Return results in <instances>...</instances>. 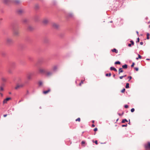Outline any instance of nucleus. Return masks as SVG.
Segmentation results:
<instances>
[{
    "label": "nucleus",
    "instance_id": "nucleus-1",
    "mask_svg": "<svg viewBox=\"0 0 150 150\" xmlns=\"http://www.w3.org/2000/svg\"><path fill=\"white\" fill-rule=\"evenodd\" d=\"M24 86L23 83H17L15 87V89L16 90L20 88H23Z\"/></svg>",
    "mask_w": 150,
    "mask_h": 150
},
{
    "label": "nucleus",
    "instance_id": "nucleus-2",
    "mask_svg": "<svg viewBox=\"0 0 150 150\" xmlns=\"http://www.w3.org/2000/svg\"><path fill=\"white\" fill-rule=\"evenodd\" d=\"M144 147L146 150L150 149V142H148L147 143L145 144L144 145Z\"/></svg>",
    "mask_w": 150,
    "mask_h": 150
},
{
    "label": "nucleus",
    "instance_id": "nucleus-3",
    "mask_svg": "<svg viewBox=\"0 0 150 150\" xmlns=\"http://www.w3.org/2000/svg\"><path fill=\"white\" fill-rule=\"evenodd\" d=\"M38 71L39 73L41 74H45L46 72L45 69L42 68H39Z\"/></svg>",
    "mask_w": 150,
    "mask_h": 150
},
{
    "label": "nucleus",
    "instance_id": "nucleus-4",
    "mask_svg": "<svg viewBox=\"0 0 150 150\" xmlns=\"http://www.w3.org/2000/svg\"><path fill=\"white\" fill-rule=\"evenodd\" d=\"M6 42L8 44L12 43L13 42V40L11 38H7L6 39Z\"/></svg>",
    "mask_w": 150,
    "mask_h": 150
},
{
    "label": "nucleus",
    "instance_id": "nucleus-5",
    "mask_svg": "<svg viewBox=\"0 0 150 150\" xmlns=\"http://www.w3.org/2000/svg\"><path fill=\"white\" fill-rule=\"evenodd\" d=\"M32 74L31 73H29L27 74V79L29 80H30L32 79Z\"/></svg>",
    "mask_w": 150,
    "mask_h": 150
},
{
    "label": "nucleus",
    "instance_id": "nucleus-6",
    "mask_svg": "<svg viewBox=\"0 0 150 150\" xmlns=\"http://www.w3.org/2000/svg\"><path fill=\"white\" fill-rule=\"evenodd\" d=\"M45 75L47 76H51L52 74V71H48L47 72H46L45 73Z\"/></svg>",
    "mask_w": 150,
    "mask_h": 150
},
{
    "label": "nucleus",
    "instance_id": "nucleus-7",
    "mask_svg": "<svg viewBox=\"0 0 150 150\" xmlns=\"http://www.w3.org/2000/svg\"><path fill=\"white\" fill-rule=\"evenodd\" d=\"M11 99V98L10 97L7 98H6L3 101V103L4 104L6 103H7V102Z\"/></svg>",
    "mask_w": 150,
    "mask_h": 150
},
{
    "label": "nucleus",
    "instance_id": "nucleus-8",
    "mask_svg": "<svg viewBox=\"0 0 150 150\" xmlns=\"http://www.w3.org/2000/svg\"><path fill=\"white\" fill-rule=\"evenodd\" d=\"M52 26L54 28H57L59 27V25L57 23H53Z\"/></svg>",
    "mask_w": 150,
    "mask_h": 150
},
{
    "label": "nucleus",
    "instance_id": "nucleus-9",
    "mask_svg": "<svg viewBox=\"0 0 150 150\" xmlns=\"http://www.w3.org/2000/svg\"><path fill=\"white\" fill-rule=\"evenodd\" d=\"M19 33V31L18 30H15L13 32V35L15 36H17Z\"/></svg>",
    "mask_w": 150,
    "mask_h": 150
},
{
    "label": "nucleus",
    "instance_id": "nucleus-10",
    "mask_svg": "<svg viewBox=\"0 0 150 150\" xmlns=\"http://www.w3.org/2000/svg\"><path fill=\"white\" fill-rule=\"evenodd\" d=\"M48 21L47 19L45 18L44 19L42 23L44 24H47L48 22Z\"/></svg>",
    "mask_w": 150,
    "mask_h": 150
},
{
    "label": "nucleus",
    "instance_id": "nucleus-11",
    "mask_svg": "<svg viewBox=\"0 0 150 150\" xmlns=\"http://www.w3.org/2000/svg\"><path fill=\"white\" fill-rule=\"evenodd\" d=\"M50 91V89H49L47 90L43 91V93L44 94H46Z\"/></svg>",
    "mask_w": 150,
    "mask_h": 150
},
{
    "label": "nucleus",
    "instance_id": "nucleus-12",
    "mask_svg": "<svg viewBox=\"0 0 150 150\" xmlns=\"http://www.w3.org/2000/svg\"><path fill=\"white\" fill-rule=\"evenodd\" d=\"M110 69L111 70H114L115 71H117V70L116 68L114 67H111L110 68Z\"/></svg>",
    "mask_w": 150,
    "mask_h": 150
},
{
    "label": "nucleus",
    "instance_id": "nucleus-13",
    "mask_svg": "<svg viewBox=\"0 0 150 150\" xmlns=\"http://www.w3.org/2000/svg\"><path fill=\"white\" fill-rule=\"evenodd\" d=\"M111 51L112 52H115L116 53H117L118 52V50H116V49H112L111 50Z\"/></svg>",
    "mask_w": 150,
    "mask_h": 150
},
{
    "label": "nucleus",
    "instance_id": "nucleus-14",
    "mask_svg": "<svg viewBox=\"0 0 150 150\" xmlns=\"http://www.w3.org/2000/svg\"><path fill=\"white\" fill-rule=\"evenodd\" d=\"M119 74H120V73L123 72V71L122 68H120L119 69Z\"/></svg>",
    "mask_w": 150,
    "mask_h": 150
},
{
    "label": "nucleus",
    "instance_id": "nucleus-15",
    "mask_svg": "<svg viewBox=\"0 0 150 150\" xmlns=\"http://www.w3.org/2000/svg\"><path fill=\"white\" fill-rule=\"evenodd\" d=\"M57 69V67L56 66H53L52 67V69L53 71H55Z\"/></svg>",
    "mask_w": 150,
    "mask_h": 150
},
{
    "label": "nucleus",
    "instance_id": "nucleus-16",
    "mask_svg": "<svg viewBox=\"0 0 150 150\" xmlns=\"http://www.w3.org/2000/svg\"><path fill=\"white\" fill-rule=\"evenodd\" d=\"M122 67L123 69H126L127 68V64H125L122 66Z\"/></svg>",
    "mask_w": 150,
    "mask_h": 150
},
{
    "label": "nucleus",
    "instance_id": "nucleus-17",
    "mask_svg": "<svg viewBox=\"0 0 150 150\" xmlns=\"http://www.w3.org/2000/svg\"><path fill=\"white\" fill-rule=\"evenodd\" d=\"M23 12V10L21 9H20L18 11V13L19 14H21Z\"/></svg>",
    "mask_w": 150,
    "mask_h": 150
},
{
    "label": "nucleus",
    "instance_id": "nucleus-18",
    "mask_svg": "<svg viewBox=\"0 0 150 150\" xmlns=\"http://www.w3.org/2000/svg\"><path fill=\"white\" fill-rule=\"evenodd\" d=\"M43 83L41 81H39L38 82V84L39 86H42V85Z\"/></svg>",
    "mask_w": 150,
    "mask_h": 150
},
{
    "label": "nucleus",
    "instance_id": "nucleus-19",
    "mask_svg": "<svg viewBox=\"0 0 150 150\" xmlns=\"http://www.w3.org/2000/svg\"><path fill=\"white\" fill-rule=\"evenodd\" d=\"M129 84L128 83H127L126 84V86H125V88H128L129 87Z\"/></svg>",
    "mask_w": 150,
    "mask_h": 150
},
{
    "label": "nucleus",
    "instance_id": "nucleus-20",
    "mask_svg": "<svg viewBox=\"0 0 150 150\" xmlns=\"http://www.w3.org/2000/svg\"><path fill=\"white\" fill-rule=\"evenodd\" d=\"M128 121L126 119H123L122 121V123H124V122H127Z\"/></svg>",
    "mask_w": 150,
    "mask_h": 150
},
{
    "label": "nucleus",
    "instance_id": "nucleus-21",
    "mask_svg": "<svg viewBox=\"0 0 150 150\" xmlns=\"http://www.w3.org/2000/svg\"><path fill=\"white\" fill-rule=\"evenodd\" d=\"M4 89L3 87L2 86H0V91H4Z\"/></svg>",
    "mask_w": 150,
    "mask_h": 150
},
{
    "label": "nucleus",
    "instance_id": "nucleus-22",
    "mask_svg": "<svg viewBox=\"0 0 150 150\" xmlns=\"http://www.w3.org/2000/svg\"><path fill=\"white\" fill-rule=\"evenodd\" d=\"M138 57L136 58L137 59H138L139 58L141 59L142 58V56L139 54H138Z\"/></svg>",
    "mask_w": 150,
    "mask_h": 150
},
{
    "label": "nucleus",
    "instance_id": "nucleus-23",
    "mask_svg": "<svg viewBox=\"0 0 150 150\" xmlns=\"http://www.w3.org/2000/svg\"><path fill=\"white\" fill-rule=\"evenodd\" d=\"M1 80L3 81L4 82L6 81V79L4 77H2L1 78Z\"/></svg>",
    "mask_w": 150,
    "mask_h": 150
},
{
    "label": "nucleus",
    "instance_id": "nucleus-24",
    "mask_svg": "<svg viewBox=\"0 0 150 150\" xmlns=\"http://www.w3.org/2000/svg\"><path fill=\"white\" fill-rule=\"evenodd\" d=\"M105 76H111V73L106 74H105Z\"/></svg>",
    "mask_w": 150,
    "mask_h": 150
},
{
    "label": "nucleus",
    "instance_id": "nucleus-25",
    "mask_svg": "<svg viewBox=\"0 0 150 150\" xmlns=\"http://www.w3.org/2000/svg\"><path fill=\"white\" fill-rule=\"evenodd\" d=\"M28 29L29 30H31L33 29L32 27L31 26H29L28 27Z\"/></svg>",
    "mask_w": 150,
    "mask_h": 150
},
{
    "label": "nucleus",
    "instance_id": "nucleus-26",
    "mask_svg": "<svg viewBox=\"0 0 150 150\" xmlns=\"http://www.w3.org/2000/svg\"><path fill=\"white\" fill-rule=\"evenodd\" d=\"M115 64H120V62L119 61H117V62H115Z\"/></svg>",
    "mask_w": 150,
    "mask_h": 150
},
{
    "label": "nucleus",
    "instance_id": "nucleus-27",
    "mask_svg": "<svg viewBox=\"0 0 150 150\" xmlns=\"http://www.w3.org/2000/svg\"><path fill=\"white\" fill-rule=\"evenodd\" d=\"M84 81V80H83V81L82 80L81 81V82L79 84V85L80 86H81L82 84H83V82Z\"/></svg>",
    "mask_w": 150,
    "mask_h": 150
},
{
    "label": "nucleus",
    "instance_id": "nucleus-28",
    "mask_svg": "<svg viewBox=\"0 0 150 150\" xmlns=\"http://www.w3.org/2000/svg\"><path fill=\"white\" fill-rule=\"evenodd\" d=\"M80 120H81L80 118L79 117L76 120V121L80 122Z\"/></svg>",
    "mask_w": 150,
    "mask_h": 150
},
{
    "label": "nucleus",
    "instance_id": "nucleus-29",
    "mask_svg": "<svg viewBox=\"0 0 150 150\" xmlns=\"http://www.w3.org/2000/svg\"><path fill=\"white\" fill-rule=\"evenodd\" d=\"M125 91V89L123 88V89L121 91V92L122 93H124Z\"/></svg>",
    "mask_w": 150,
    "mask_h": 150
},
{
    "label": "nucleus",
    "instance_id": "nucleus-30",
    "mask_svg": "<svg viewBox=\"0 0 150 150\" xmlns=\"http://www.w3.org/2000/svg\"><path fill=\"white\" fill-rule=\"evenodd\" d=\"M149 33H147V39H149Z\"/></svg>",
    "mask_w": 150,
    "mask_h": 150
},
{
    "label": "nucleus",
    "instance_id": "nucleus-31",
    "mask_svg": "<svg viewBox=\"0 0 150 150\" xmlns=\"http://www.w3.org/2000/svg\"><path fill=\"white\" fill-rule=\"evenodd\" d=\"M130 42L131 43V44L132 45H134V43L133 41L132 40H131Z\"/></svg>",
    "mask_w": 150,
    "mask_h": 150
},
{
    "label": "nucleus",
    "instance_id": "nucleus-32",
    "mask_svg": "<svg viewBox=\"0 0 150 150\" xmlns=\"http://www.w3.org/2000/svg\"><path fill=\"white\" fill-rule=\"evenodd\" d=\"M126 76V75H125V76H120L119 78H120V79H122L123 78V77H125Z\"/></svg>",
    "mask_w": 150,
    "mask_h": 150
},
{
    "label": "nucleus",
    "instance_id": "nucleus-33",
    "mask_svg": "<svg viewBox=\"0 0 150 150\" xmlns=\"http://www.w3.org/2000/svg\"><path fill=\"white\" fill-rule=\"evenodd\" d=\"M131 111L132 112H133L134 111V108L131 109Z\"/></svg>",
    "mask_w": 150,
    "mask_h": 150
},
{
    "label": "nucleus",
    "instance_id": "nucleus-34",
    "mask_svg": "<svg viewBox=\"0 0 150 150\" xmlns=\"http://www.w3.org/2000/svg\"><path fill=\"white\" fill-rule=\"evenodd\" d=\"M128 78L129 79V81L132 79V77L131 76H129L128 77Z\"/></svg>",
    "mask_w": 150,
    "mask_h": 150
},
{
    "label": "nucleus",
    "instance_id": "nucleus-35",
    "mask_svg": "<svg viewBox=\"0 0 150 150\" xmlns=\"http://www.w3.org/2000/svg\"><path fill=\"white\" fill-rule=\"evenodd\" d=\"M134 69H135L137 71H138V70H139V69L138 68H137V67H135L134 68Z\"/></svg>",
    "mask_w": 150,
    "mask_h": 150
},
{
    "label": "nucleus",
    "instance_id": "nucleus-36",
    "mask_svg": "<svg viewBox=\"0 0 150 150\" xmlns=\"http://www.w3.org/2000/svg\"><path fill=\"white\" fill-rule=\"evenodd\" d=\"M128 106L127 105H125V108H128Z\"/></svg>",
    "mask_w": 150,
    "mask_h": 150
},
{
    "label": "nucleus",
    "instance_id": "nucleus-37",
    "mask_svg": "<svg viewBox=\"0 0 150 150\" xmlns=\"http://www.w3.org/2000/svg\"><path fill=\"white\" fill-rule=\"evenodd\" d=\"M97 130H98V129L97 128H96L95 129H94V131L95 132L97 131Z\"/></svg>",
    "mask_w": 150,
    "mask_h": 150
},
{
    "label": "nucleus",
    "instance_id": "nucleus-38",
    "mask_svg": "<svg viewBox=\"0 0 150 150\" xmlns=\"http://www.w3.org/2000/svg\"><path fill=\"white\" fill-rule=\"evenodd\" d=\"M134 62L132 64V65L131 66V67H133L134 66Z\"/></svg>",
    "mask_w": 150,
    "mask_h": 150
},
{
    "label": "nucleus",
    "instance_id": "nucleus-39",
    "mask_svg": "<svg viewBox=\"0 0 150 150\" xmlns=\"http://www.w3.org/2000/svg\"><path fill=\"white\" fill-rule=\"evenodd\" d=\"M127 126V124H126L125 125H122V127H126Z\"/></svg>",
    "mask_w": 150,
    "mask_h": 150
},
{
    "label": "nucleus",
    "instance_id": "nucleus-40",
    "mask_svg": "<svg viewBox=\"0 0 150 150\" xmlns=\"http://www.w3.org/2000/svg\"><path fill=\"white\" fill-rule=\"evenodd\" d=\"M85 142L84 141H82V142H81L82 144H85Z\"/></svg>",
    "mask_w": 150,
    "mask_h": 150
},
{
    "label": "nucleus",
    "instance_id": "nucleus-41",
    "mask_svg": "<svg viewBox=\"0 0 150 150\" xmlns=\"http://www.w3.org/2000/svg\"><path fill=\"white\" fill-rule=\"evenodd\" d=\"M139 38H137V42H139Z\"/></svg>",
    "mask_w": 150,
    "mask_h": 150
},
{
    "label": "nucleus",
    "instance_id": "nucleus-42",
    "mask_svg": "<svg viewBox=\"0 0 150 150\" xmlns=\"http://www.w3.org/2000/svg\"><path fill=\"white\" fill-rule=\"evenodd\" d=\"M124 114V112H122V114H120V113H119L118 114V115H119V116H121V115H122L123 114Z\"/></svg>",
    "mask_w": 150,
    "mask_h": 150
},
{
    "label": "nucleus",
    "instance_id": "nucleus-43",
    "mask_svg": "<svg viewBox=\"0 0 150 150\" xmlns=\"http://www.w3.org/2000/svg\"><path fill=\"white\" fill-rule=\"evenodd\" d=\"M95 143L96 144H98V141H97V140H96L95 142Z\"/></svg>",
    "mask_w": 150,
    "mask_h": 150
},
{
    "label": "nucleus",
    "instance_id": "nucleus-44",
    "mask_svg": "<svg viewBox=\"0 0 150 150\" xmlns=\"http://www.w3.org/2000/svg\"><path fill=\"white\" fill-rule=\"evenodd\" d=\"M69 16H70V17H72L73 16V15L72 14H70L69 15Z\"/></svg>",
    "mask_w": 150,
    "mask_h": 150
},
{
    "label": "nucleus",
    "instance_id": "nucleus-45",
    "mask_svg": "<svg viewBox=\"0 0 150 150\" xmlns=\"http://www.w3.org/2000/svg\"><path fill=\"white\" fill-rule=\"evenodd\" d=\"M132 45L131 44H128V46L129 47H131V45Z\"/></svg>",
    "mask_w": 150,
    "mask_h": 150
},
{
    "label": "nucleus",
    "instance_id": "nucleus-46",
    "mask_svg": "<svg viewBox=\"0 0 150 150\" xmlns=\"http://www.w3.org/2000/svg\"><path fill=\"white\" fill-rule=\"evenodd\" d=\"M8 72L10 74H11L12 73V72L9 70L8 71Z\"/></svg>",
    "mask_w": 150,
    "mask_h": 150
},
{
    "label": "nucleus",
    "instance_id": "nucleus-47",
    "mask_svg": "<svg viewBox=\"0 0 150 150\" xmlns=\"http://www.w3.org/2000/svg\"><path fill=\"white\" fill-rule=\"evenodd\" d=\"M7 115V114L4 115V117H6Z\"/></svg>",
    "mask_w": 150,
    "mask_h": 150
},
{
    "label": "nucleus",
    "instance_id": "nucleus-48",
    "mask_svg": "<svg viewBox=\"0 0 150 150\" xmlns=\"http://www.w3.org/2000/svg\"><path fill=\"white\" fill-rule=\"evenodd\" d=\"M140 45H143V42H140Z\"/></svg>",
    "mask_w": 150,
    "mask_h": 150
},
{
    "label": "nucleus",
    "instance_id": "nucleus-49",
    "mask_svg": "<svg viewBox=\"0 0 150 150\" xmlns=\"http://www.w3.org/2000/svg\"><path fill=\"white\" fill-rule=\"evenodd\" d=\"M95 126V125L94 124H93L92 125V127H94Z\"/></svg>",
    "mask_w": 150,
    "mask_h": 150
},
{
    "label": "nucleus",
    "instance_id": "nucleus-50",
    "mask_svg": "<svg viewBox=\"0 0 150 150\" xmlns=\"http://www.w3.org/2000/svg\"><path fill=\"white\" fill-rule=\"evenodd\" d=\"M136 33H137V34L138 35V34H139V33H138V31H137V32H136Z\"/></svg>",
    "mask_w": 150,
    "mask_h": 150
},
{
    "label": "nucleus",
    "instance_id": "nucleus-51",
    "mask_svg": "<svg viewBox=\"0 0 150 150\" xmlns=\"http://www.w3.org/2000/svg\"><path fill=\"white\" fill-rule=\"evenodd\" d=\"M146 60H149L150 59H146Z\"/></svg>",
    "mask_w": 150,
    "mask_h": 150
},
{
    "label": "nucleus",
    "instance_id": "nucleus-52",
    "mask_svg": "<svg viewBox=\"0 0 150 150\" xmlns=\"http://www.w3.org/2000/svg\"><path fill=\"white\" fill-rule=\"evenodd\" d=\"M113 76L114 77H115V74H114L113 75Z\"/></svg>",
    "mask_w": 150,
    "mask_h": 150
},
{
    "label": "nucleus",
    "instance_id": "nucleus-53",
    "mask_svg": "<svg viewBox=\"0 0 150 150\" xmlns=\"http://www.w3.org/2000/svg\"><path fill=\"white\" fill-rule=\"evenodd\" d=\"M94 121L93 120L92 121V122L94 123Z\"/></svg>",
    "mask_w": 150,
    "mask_h": 150
},
{
    "label": "nucleus",
    "instance_id": "nucleus-54",
    "mask_svg": "<svg viewBox=\"0 0 150 150\" xmlns=\"http://www.w3.org/2000/svg\"><path fill=\"white\" fill-rule=\"evenodd\" d=\"M118 119H118H118L116 121H117L118 120Z\"/></svg>",
    "mask_w": 150,
    "mask_h": 150
},
{
    "label": "nucleus",
    "instance_id": "nucleus-55",
    "mask_svg": "<svg viewBox=\"0 0 150 150\" xmlns=\"http://www.w3.org/2000/svg\"><path fill=\"white\" fill-rule=\"evenodd\" d=\"M1 96H3V95L2 93H1Z\"/></svg>",
    "mask_w": 150,
    "mask_h": 150
},
{
    "label": "nucleus",
    "instance_id": "nucleus-56",
    "mask_svg": "<svg viewBox=\"0 0 150 150\" xmlns=\"http://www.w3.org/2000/svg\"><path fill=\"white\" fill-rule=\"evenodd\" d=\"M149 26V27H150V25Z\"/></svg>",
    "mask_w": 150,
    "mask_h": 150
},
{
    "label": "nucleus",
    "instance_id": "nucleus-57",
    "mask_svg": "<svg viewBox=\"0 0 150 150\" xmlns=\"http://www.w3.org/2000/svg\"><path fill=\"white\" fill-rule=\"evenodd\" d=\"M149 150H150V149H149Z\"/></svg>",
    "mask_w": 150,
    "mask_h": 150
}]
</instances>
